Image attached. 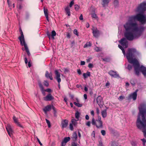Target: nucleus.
I'll return each instance as SVG.
<instances>
[{
  "label": "nucleus",
  "instance_id": "obj_1",
  "mask_svg": "<svg viewBox=\"0 0 146 146\" xmlns=\"http://www.w3.org/2000/svg\"><path fill=\"white\" fill-rule=\"evenodd\" d=\"M136 50L133 49H128V62L134 66L136 74L138 75L140 70L144 76H146V67L141 66L139 67V63L134 56V53Z\"/></svg>",
  "mask_w": 146,
  "mask_h": 146
},
{
  "label": "nucleus",
  "instance_id": "obj_2",
  "mask_svg": "<svg viewBox=\"0 0 146 146\" xmlns=\"http://www.w3.org/2000/svg\"><path fill=\"white\" fill-rule=\"evenodd\" d=\"M139 113L137 122V125L143 132L144 136L146 137V119L144 116L146 114V104H141L139 107Z\"/></svg>",
  "mask_w": 146,
  "mask_h": 146
},
{
  "label": "nucleus",
  "instance_id": "obj_3",
  "mask_svg": "<svg viewBox=\"0 0 146 146\" xmlns=\"http://www.w3.org/2000/svg\"><path fill=\"white\" fill-rule=\"evenodd\" d=\"M144 30L142 27L139 28L137 25L133 23L128 26V40H131L139 36Z\"/></svg>",
  "mask_w": 146,
  "mask_h": 146
},
{
  "label": "nucleus",
  "instance_id": "obj_4",
  "mask_svg": "<svg viewBox=\"0 0 146 146\" xmlns=\"http://www.w3.org/2000/svg\"><path fill=\"white\" fill-rule=\"evenodd\" d=\"M146 10V3H141L138 6L136 12L138 13L134 16V19L137 20L142 24L146 22V18L144 15V12Z\"/></svg>",
  "mask_w": 146,
  "mask_h": 146
},
{
  "label": "nucleus",
  "instance_id": "obj_5",
  "mask_svg": "<svg viewBox=\"0 0 146 146\" xmlns=\"http://www.w3.org/2000/svg\"><path fill=\"white\" fill-rule=\"evenodd\" d=\"M124 26L125 30V32L124 34L125 37L118 41L121 45L119 44L118 46L122 50L124 56H126V58L128 59V53L127 52L126 54L124 50L128 47V23L126 22Z\"/></svg>",
  "mask_w": 146,
  "mask_h": 146
},
{
  "label": "nucleus",
  "instance_id": "obj_6",
  "mask_svg": "<svg viewBox=\"0 0 146 146\" xmlns=\"http://www.w3.org/2000/svg\"><path fill=\"white\" fill-rule=\"evenodd\" d=\"M96 125L97 128H102L103 127V122L101 120L100 116H98V119L96 120Z\"/></svg>",
  "mask_w": 146,
  "mask_h": 146
},
{
  "label": "nucleus",
  "instance_id": "obj_7",
  "mask_svg": "<svg viewBox=\"0 0 146 146\" xmlns=\"http://www.w3.org/2000/svg\"><path fill=\"white\" fill-rule=\"evenodd\" d=\"M55 75V79L58 82V86L59 89L60 88V83L61 81V79L60 78V75L57 70H55L54 71Z\"/></svg>",
  "mask_w": 146,
  "mask_h": 146
},
{
  "label": "nucleus",
  "instance_id": "obj_8",
  "mask_svg": "<svg viewBox=\"0 0 146 146\" xmlns=\"http://www.w3.org/2000/svg\"><path fill=\"white\" fill-rule=\"evenodd\" d=\"M6 128L9 135L11 137L13 135V131L11 125L9 124H7L6 126Z\"/></svg>",
  "mask_w": 146,
  "mask_h": 146
},
{
  "label": "nucleus",
  "instance_id": "obj_9",
  "mask_svg": "<svg viewBox=\"0 0 146 146\" xmlns=\"http://www.w3.org/2000/svg\"><path fill=\"white\" fill-rule=\"evenodd\" d=\"M44 100L45 101H50L54 99V97L51 94H48L44 98Z\"/></svg>",
  "mask_w": 146,
  "mask_h": 146
},
{
  "label": "nucleus",
  "instance_id": "obj_10",
  "mask_svg": "<svg viewBox=\"0 0 146 146\" xmlns=\"http://www.w3.org/2000/svg\"><path fill=\"white\" fill-rule=\"evenodd\" d=\"M13 119L14 121V123L18 126L20 127L23 128V126L18 121V118L16 117L15 116H13Z\"/></svg>",
  "mask_w": 146,
  "mask_h": 146
},
{
  "label": "nucleus",
  "instance_id": "obj_11",
  "mask_svg": "<svg viewBox=\"0 0 146 146\" xmlns=\"http://www.w3.org/2000/svg\"><path fill=\"white\" fill-rule=\"evenodd\" d=\"M109 74L111 76L115 78L119 77V76L116 72H114L112 70H111L109 72Z\"/></svg>",
  "mask_w": 146,
  "mask_h": 146
},
{
  "label": "nucleus",
  "instance_id": "obj_12",
  "mask_svg": "<svg viewBox=\"0 0 146 146\" xmlns=\"http://www.w3.org/2000/svg\"><path fill=\"white\" fill-rule=\"evenodd\" d=\"M52 108L54 110H55L54 107L52 106L48 105L46 106L44 109L43 111L45 113H46L47 111H49Z\"/></svg>",
  "mask_w": 146,
  "mask_h": 146
},
{
  "label": "nucleus",
  "instance_id": "obj_13",
  "mask_svg": "<svg viewBox=\"0 0 146 146\" xmlns=\"http://www.w3.org/2000/svg\"><path fill=\"white\" fill-rule=\"evenodd\" d=\"M137 96V92H134L129 96L128 98V101L129 100H131L132 99L133 100H135L136 99Z\"/></svg>",
  "mask_w": 146,
  "mask_h": 146
},
{
  "label": "nucleus",
  "instance_id": "obj_14",
  "mask_svg": "<svg viewBox=\"0 0 146 146\" xmlns=\"http://www.w3.org/2000/svg\"><path fill=\"white\" fill-rule=\"evenodd\" d=\"M45 76L47 78H49L51 80H53L52 73L51 72L49 73L48 71H46L45 72Z\"/></svg>",
  "mask_w": 146,
  "mask_h": 146
},
{
  "label": "nucleus",
  "instance_id": "obj_15",
  "mask_svg": "<svg viewBox=\"0 0 146 146\" xmlns=\"http://www.w3.org/2000/svg\"><path fill=\"white\" fill-rule=\"evenodd\" d=\"M70 137H66L64 138L62 143V146H64L66 143L70 139Z\"/></svg>",
  "mask_w": 146,
  "mask_h": 146
},
{
  "label": "nucleus",
  "instance_id": "obj_16",
  "mask_svg": "<svg viewBox=\"0 0 146 146\" xmlns=\"http://www.w3.org/2000/svg\"><path fill=\"white\" fill-rule=\"evenodd\" d=\"M21 36L19 38V39L20 41L21 44L23 46V43L25 42L24 38V36L23 34L22 31H21Z\"/></svg>",
  "mask_w": 146,
  "mask_h": 146
},
{
  "label": "nucleus",
  "instance_id": "obj_17",
  "mask_svg": "<svg viewBox=\"0 0 146 146\" xmlns=\"http://www.w3.org/2000/svg\"><path fill=\"white\" fill-rule=\"evenodd\" d=\"M93 30V33L94 36L96 37H97L99 35V32L97 29H92Z\"/></svg>",
  "mask_w": 146,
  "mask_h": 146
},
{
  "label": "nucleus",
  "instance_id": "obj_18",
  "mask_svg": "<svg viewBox=\"0 0 146 146\" xmlns=\"http://www.w3.org/2000/svg\"><path fill=\"white\" fill-rule=\"evenodd\" d=\"M68 124V121L66 120H64L62 121L61 125L62 128H66Z\"/></svg>",
  "mask_w": 146,
  "mask_h": 146
},
{
  "label": "nucleus",
  "instance_id": "obj_19",
  "mask_svg": "<svg viewBox=\"0 0 146 146\" xmlns=\"http://www.w3.org/2000/svg\"><path fill=\"white\" fill-rule=\"evenodd\" d=\"M97 103L98 105L102 104L103 103L102 98L100 96H98L96 100Z\"/></svg>",
  "mask_w": 146,
  "mask_h": 146
},
{
  "label": "nucleus",
  "instance_id": "obj_20",
  "mask_svg": "<svg viewBox=\"0 0 146 146\" xmlns=\"http://www.w3.org/2000/svg\"><path fill=\"white\" fill-rule=\"evenodd\" d=\"M65 10L66 14H67L69 16H70V8L69 6H67L65 8Z\"/></svg>",
  "mask_w": 146,
  "mask_h": 146
},
{
  "label": "nucleus",
  "instance_id": "obj_21",
  "mask_svg": "<svg viewBox=\"0 0 146 146\" xmlns=\"http://www.w3.org/2000/svg\"><path fill=\"white\" fill-rule=\"evenodd\" d=\"M101 114L103 118H105L107 116V112L106 110H104L102 111Z\"/></svg>",
  "mask_w": 146,
  "mask_h": 146
},
{
  "label": "nucleus",
  "instance_id": "obj_22",
  "mask_svg": "<svg viewBox=\"0 0 146 146\" xmlns=\"http://www.w3.org/2000/svg\"><path fill=\"white\" fill-rule=\"evenodd\" d=\"M111 0H103L102 5L103 6L107 5Z\"/></svg>",
  "mask_w": 146,
  "mask_h": 146
},
{
  "label": "nucleus",
  "instance_id": "obj_23",
  "mask_svg": "<svg viewBox=\"0 0 146 146\" xmlns=\"http://www.w3.org/2000/svg\"><path fill=\"white\" fill-rule=\"evenodd\" d=\"M77 137V135L76 132H74L72 137V140L73 141H75L76 140Z\"/></svg>",
  "mask_w": 146,
  "mask_h": 146
},
{
  "label": "nucleus",
  "instance_id": "obj_24",
  "mask_svg": "<svg viewBox=\"0 0 146 146\" xmlns=\"http://www.w3.org/2000/svg\"><path fill=\"white\" fill-rule=\"evenodd\" d=\"M90 75V72L87 71L86 73H84L83 74V76L84 78H86Z\"/></svg>",
  "mask_w": 146,
  "mask_h": 146
},
{
  "label": "nucleus",
  "instance_id": "obj_25",
  "mask_svg": "<svg viewBox=\"0 0 146 146\" xmlns=\"http://www.w3.org/2000/svg\"><path fill=\"white\" fill-rule=\"evenodd\" d=\"M80 113L78 111H77L75 113V117L76 119H77V121L79 120V117H80Z\"/></svg>",
  "mask_w": 146,
  "mask_h": 146
},
{
  "label": "nucleus",
  "instance_id": "obj_26",
  "mask_svg": "<svg viewBox=\"0 0 146 146\" xmlns=\"http://www.w3.org/2000/svg\"><path fill=\"white\" fill-rule=\"evenodd\" d=\"M23 45H24L25 47V48L26 50V51L27 52H29V50L28 49V48L26 44L25 43V42H24L23 43Z\"/></svg>",
  "mask_w": 146,
  "mask_h": 146
},
{
  "label": "nucleus",
  "instance_id": "obj_27",
  "mask_svg": "<svg viewBox=\"0 0 146 146\" xmlns=\"http://www.w3.org/2000/svg\"><path fill=\"white\" fill-rule=\"evenodd\" d=\"M91 43L90 42H87L86 44L84 45V47L86 48L90 47L91 46Z\"/></svg>",
  "mask_w": 146,
  "mask_h": 146
},
{
  "label": "nucleus",
  "instance_id": "obj_28",
  "mask_svg": "<svg viewBox=\"0 0 146 146\" xmlns=\"http://www.w3.org/2000/svg\"><path fill=\"white\" fill-rule=\"evenodd\" d=\"M79 102H78L76 103V102H74V104L76 106L78 107H80L82 106V105L81 104L79 103Z\"/></svg>",
  "mask_w": 146,
  "mask_h": 146
},
{
  "label": "nucleus",
  "instance_id": "obj_29",
  "mask_svg": "<svg viewBox=\"0 0 146 146\" xmlns=\"http://www.w3.org/2000/svg\"><path fill=\"white\" fill-rule=\"evenodd\" d=\"M56 33L54 31H53L51 33V36L53 39H54V36L56 35Z\"/></svg>",
  "mask_w": 146,
  "mask_h": 146
},
{
  "label": "nucleus",
  "instance_id": "obj_30",
  "mask_svg": "<svg viewBox=\"0 0 146 146\" xmlns=\"http://www.w3.org/2000/svg\"><path fill=\"white\" fill-rule=\"evenodd\" d=\"M77 120H76L75 119H72L71 120V123L73 125L75 126L77 124Z\"/></svg>",
  "mask_w": 146,
  "mask_h": 146
},
{
  "label": "nucleus",
  "instance_id": "obj_31",
  "mask_svg": "<svg viewBox=\"0 0 146 146\" xmlns=\"http://www.w3.org/2000/svg\"><path fill=\"white\" fill-rule=\"evenodd\" d=\"M44 11L45 16H48V10L47 9L44 8Z\"/></svg>",
  "mask_w": 146,
  "mask_h": 146
},
{
  "label": "nucleus",
  "instance_id": "obj_32",
  "mask_svg": "<svg viewBox=\"0 0 146 146\" xmlns=\"http://www.w3.org/2000/svg\"><path fill=\"white\" fill-rule=\"evenodd\" d=\"M74 8L75 10L76 11H78L80 9V6L76 4L74 5Z\"/></svg>",
  "mask_w": 146,
  "mask_h": 146
},
{
  "label": "nucleus",
  "instance_id": "obj_33",
  "mask_svg": "<svg viewBox=\"0 0 146 146\" xmlns=\"http://www.w3.org/2000/svg\"><path fill=\"white\" fill-rule=\"evenodd\" d=\"M39 86L40 88V89L42 91H43L44 90V87L40 82H39L38 83Z\"/></svg>",
  "mask_w": 146,
  "mask_h": 146
},
{
  "label": "nucleus",
  "instance_id": "obj_34",
  "mask_svg": "<svg viewBox=\"0 0 146 146\" xmlns=\"http://www.w3.org/2000/svg\"><path fill=\"white\" fill-rule=\"evenodd\" d=\"M92 17L95 19H96L97 18V16L96 14L95 13H91Z\"/></svg>",
  "mask_w": 146,
  "mask_h": 146
},
{
  "label": "nucleus",
  "instance_id": "obj_35",
  "mask_svg": "<svg viewBox=\"0 0 146 146\" xmlns=\"http://www.w3.org/2000/svg\"><path fill=\"white\" fill-rule=\"evenodd\" d=\"M119 4L118 0H115L114 1V4L115 6L118 5Z\"/></svg>",
  "mask_w": 146,
  "mask_h": 146
},
{
  "label": "nucleus",
  "instance_id": "obj_36",
  "mask_svg": "<svg viewBox=\"0 0 146 146\" xmlns=\"http://www.w3.org/2000/svg\"><path fill=\"white\" fill-rule=\"evenodd\" d=\"M73 33L74 34L76 35L77 36H79L78 33V32L77 30L76 29H75L74 30V31H73Z\"/></svg>",
  "mask_w": 146,
  "mask_h": 146
},
{
  "label": "nucleus",
  "instance_id": "obj_37",
  "mask_svg": "<svg viewBox=\"0 0 146 146\" xmlns=\"http://www.w3.org/2000/svg\"><path fill=\"white\" fill-rule=\"evenodd\" d=\"M46 123H47L48 126L49 127H51V124L50 121L49 120H48L47 119H46Z\"/></svg>",
  "mask_w": 146,
  "mask_h": 146
},
{
  "label": "nucleus",
  "instance_id": "obj_38",
  "mask_svg": "<svg viewBox=\"0 0 146 146\" xmlns=\"http://www.w3.org/2000/svg\"><path fill=\"white\" fill-rule=\"evenodd\" d=\"M92 123L93 125H96V121L94 117L92 118Z\"/></svg>",
  "mask_w": 146,
  "mask_h": 146
},
{
  "label": "nucleus",
  "instance_id": "obj_39",
  "mask_svg": "<svg viewBox=\"0 0 146 146\" xmlns=\"http://www.w3.org/2000/svg\"><path fill=\"white\" fill-rule=\"evenodd\" d=\"M91 135L92 137V139H95V133L94 131H92L91 134Z\"/></svg>",
  "mask_w": 146,
  "mask_h": 146
},
{
  "label": "nucleus",
  "instance_id": "obj_40",
  "mask_svg": "<svg viewBox=\"0 0 146 146\" xmlns=\"http://www.w3.org/2000/svg\"><path fill=\"white\" fill-rule=\"evenodd\" d=\"M70 130L72 131L74 129L73 128V125L71 123H70Z\"/></svg>",
  "mask_w": 146,
  "mask_h": 146
},
{
  "label": "nucleus",
  "instance_id": "obj_41",
  "mask_svg": "<svg viewBox=\"0 0 146 146\" xmlns=\"http://www.w3.org/2000/svg\"><path fill=\"white\" fill-rule=\"evenodd\" d=\"M44 84L45 86H48L49 85V84L48 81H44Z\"/></svg>",
  "mask_w": 146,
  "mask_h": 146
},
{
  "label": "nucleus",
  "instance_id": "obj_42",
  "mask_svg": "<svg viewBox=\"0 0 146 146\" xmlns=\"http://www.w3.org/2000/svg\"><path fill=\"white\" fill-rule=\"evenodd\" d=\"M124 98H125V97L124 96H120L119 97V98H118V100L120 101H121L123 99H124Z\"/></svg>",
  "mask_w": 146,
  "mask_h": 146
},
{
  "label": "nucleus",
  "instance_id": "obj_43",
  "mask_svg": "<svg viewBox=\"0 0 146 146\" xmlns=\"http://www.w3.org/2000/svg\"><path fill=\"white\" fill-rule=\"evenodd\" d=\"M101 132L102 134L104 136L106 134V131L105 130H101Z\"/></svg>",
  "mask_w": 146,
  "mask_h": 146
},
{
  "label": "nucleus",
  "instance_id": "obj_44",
  "mask_svg": "<svg viewBox=\"0 0 146 146\" xmlns=\"http://www.w3.org/2000/svg\"><path fill=\"white\" fill-rule=\"evenodd\" d=\"M74 4V2L73 1H72L70 3L69 5V7H71Z\"/></svg>",
  "mask_w": 146,
  "mask_h": 146
},
{
  "label": "nucleus",
  "instance_id": "obj_45",
  "mask_svg": "<svg viewBox=\"0 0 146 146\" xmlns=\"http://www.w3.org/2000/svg\"><path fill=\"white\" fill-rule=\"evenodd\" d=\"M141 140L143 142V145H145V143L146 142V140L145 139H141Z\"/></svg>",
  "mask_w": 146,
  "mask_h": 146
},
{
  "label": "nucleus",
  "instance_id": "obj_46",
  "mask_svg": "<svg viewBox=\"0 0 146 146\" xmlns=\"http://www.w3.org/2000/svg\"><path fill=\"white\" fill-rule=\"evenodd\" d=\"M44 91L46 92H47L49 93H50V92H51V89H50V88H48L45 90H44Z\"/></svg>",
  "mask_w": 146,
  "mask_h": 146
},
{
  "label": "nucleus",
  "instance_id": "obj_47",
  "mask_svg": "<svg viewBox=\"0 0 146 146\" xmlns=\"http://www.w3.org/2000/svg\"><path fill=\"white\" fill-rule=\"evenodd\" d=\"M86 125L88 127H90V121H88L86 123Z\"/></svg>",
  "mask_w": 146,
  "mask_h": 146
},
{
  "label": "nucleus",
  "instance_id": "obj_48",
  "mask_svg": "<svg viewBox=\"0 0 146 146\" xmlns=\"http://www.w3.org/2000/svg\"><path fill=\"white\" fill-rule=\"evenodd\" d=\"M95 50L97 52H98L100 51V48L97 47H96V48H95Z\"/></svg>",
  "mask_w": 146,
  "mask_h": 146
},
{
  "label": "nucleus",
  "instance_id": "obj_49",
  "mask_svg": "<svg viewBox=\"0 0 146 146\" xmlns=\"http://www.w3.org/2000/svg\"><path fill=\"white\" fill-rule=\"evenodd\" d=\"M96 113L98 115H99L100 113V110L98 108H96Z\"/></svg>",
  "mask_w": 146,
  "mask_h": 146
},
{
  "label": "nucleus",
  "instance_id": "obj_50",
  "mask_svg": "<svg viewBox=\"0 0 146 146\" xmlns=\"http://www.w3.org/2000/svg\"><path fill=\"white\" fill-rule=\"evenodd\" d=\"M88 66L89 68H92L93 67V65L91 63H90L88 64Z\"/></svg>",
  "mask_w": 146,
  "mask_h": 146
},
{
  "label": "nucleus",
  "instance_id": "obj_51",
  "mask_svg": "<svg viewBox=\"0 0 146 146\" xmlns=\"http://www.w3.org/2000/svg\"><path fill=\"white\" fill-rule=\"evenodd\" d=\"M90 113L93 116H94V111L93 110H92L90 111Z\"/></svg>",
  "mask_w": 146,
  "mask_h": 146
},
{
  "label": "nucleus",
  "instance_id": "obj_52",
  "mask_svg": "<svg viewBox=\"0 0 146 146\" xmlns=\"http://www.w3.org/2000/svg\"><path fill=\"white\" fill-rule=\"evenodd\" d=\"M47 36H48L49 38L50 39V37L51 36L50 34L49 33L48 31L47 32Z\"/></svg>",
  "mask_w": 146,
  "mask_h": 146
},
{
  "label": "nucleus",
  "instance_id": "obj_53",
  "mask_svg": "<svg viewBox=\"0 0 146 146\" xmlns=\"http://www.w3.org/2000/svg\"><path fill=\"white\" fill-rule=\"evenodd\" d=\"M85 62L84 61H81L80 62V64L81 65H84L85 64Z\"/></svg>",
  "mask_w": 146,
  "mask_h": 146
},
{
  "label": "nucleus",
  "instance_id": "obj_54",
  "mask_svg": "<svg viewBox=\"0 0 146 146\" xmlns=\"http://www.w3.org/2000/svg\"><path fill=\"white\" fill-rule=\"evenodd\" d=\"M77 72L79 75H80L82 73L80 69L77 70Z\"/></svg>",
  "mask_w": 146,
  "mask_h": 146
},
{
  "label": "nucleus",
  "instance_id": "obj_55",
  "mask_svg": "<svg viewBox=\"0 0 146 146\" xmlns=\"http://www.w3.org/2000/svg\"><path fill=\"white\" fill-rule=\"evenodd\" d=\"M79 19L80 20H82L83 19L82 14L80 15V17H79Z\"/></svg>",
  "mask_w": 146,
  "mask_h": 146
},
{
  "label": "nucleus",
  "instance_id": "obj_56",
  "mask_svg": "<svg viewBox=\"0 0 146 146\" xmlns=\"http://www.w3.org/2000/svg\"><path fill=\"white\" fill-rule=\"evenodd\" d=\"M37 140L38 141V143H39L40 145L41 146H42V144L41 143V142H40L39 139L37 137Z\"/></svg>",
  "mask_w": 146,
  "mask_h": 146
},
{
  "label": "nucleus",
  "instance_id": "obj_57",
  "mask_svg": "<svg viewBox=\"0 0 146 146\" xmlns=\"http://www.w3.org/2000/svg\"><path fill=\"white\" fill-rule=\"evenodd\" d=\"M84 97L85 100H86L87 98V95L86 94H85L84 95Z\"/></svg>",
  "mask_w": 146,
  "mask_h": 146
},
{
  "label": "nucleus",
  "instance_id": "obj_58",
  "mask_svg": "<svg viewBox=\"0 0 146 146\" xmlns=\"http://www.w3.org/2000/svg\"><path fill=\"white\" fill-rule=\"evenodd\" d=\"M78 136L79 138H80V139L81 137V135L80 132L79 131H78Z\"/></svg>",
  "mask_w": 146,
  "mask_h": 146
},
{
  "label": "nucleus",
  "instance_id": "obj_59",
  "mask_svg": "<svg viewBox=\"0 0 146 146\" xmlns=\"http://www.w3.org/2000/svg\"><path fill=\"white\" fill-rule=\"evenodd\" d=\"M25 64H27V63L28 62L27 59L26 57H25Z\"/></svg>",
  "mask_w": 146,
  "mask_h": 146
},
{
  "label": "nucleus",
  "instance_id": "obj_60",
  "mask_svg": "<svg viewBox=\"0 0 146 146\" xmlns=\"http://www.w3.org/2000/svg\"><path fill=\"white\" fill-rule=\"evenodd\" d=\"M85 118L87 120H88L89 118V116L88 115H86L85 116Z\"/></svg>",
  "mask_w": 146,
  "mask_h": 146
},
{
  "label": "nucleus",
  "instance_id": "obj_61",
  "mask_svg": "<svg viewBox=\"0 0 146 146\" xmlns=\"http://www.w3.org/2000/svg\"><path fill=\"white\" fill-rule=\"evenodd\" d=\"M17 7L19 9H22V6L21 5H19V6H17Z\"/></svg>",
  "mask_w": 146,
  "mask_h": 146
},
{
  "label": "nucleus",
  "instance_id": "obj_62",
  "mask_svg": "<svg viewBox=\"0 0 146 146\" xmlns=\"http://www.w3.org/2000/svg\"><path fill=\"white\" fill-rule=\"evenodd\" d=\"M116 145L115 142H113L112 143V145H111V146H114Z\"/></svg>",
  "mask_w": 146,
  "mask_h": 146
},
{
  "label": "nucleus",
  "instance_id": "obj_63",
  "mask_svg": "<svg viewBox=\"0 0 146 146\" xmlns=\"http://www.w3.org/2000/svg\"><path fill=\"white\" fill-rule=\"evenodd\" d=\"M84 90L85 91H86V92H87L88 91V88H87V87L86 86H85V87H84Z\"/></svg>",
  "mask_w": 146,
  "mask_h": 146
},
{
  "label": "nucleus",
  "instance_id": "obj_64",
  "mask_svg": "<svg viewBox=\"0 0 146 146\" xmlns=\"http://www.w3.org/2000/svg\"><path fill=\"white\" fill-rule=\"evenodd\" d=\"M110 85V83L109 82H107L106 84V86H109Z\"/></svg>",
  "mask_w": 146,
  "mask_h": 146
}]
</instances>
